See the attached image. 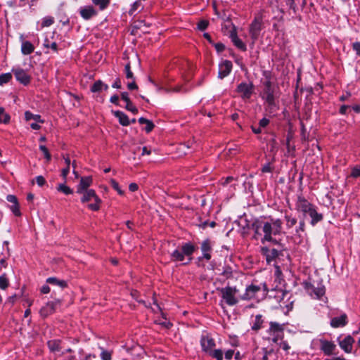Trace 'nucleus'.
Returning <instances> with one entry per match:
<instances>
[{"mask_svg": "<svg viewBox=\"0 0 360 360\" xmlns=\"http://www.w3.org/2000/svg\"><path fill=\"white\" fill-rule=\"evenodd\" d=\"M283 222L280 219H275L271 216H262L256 219L252 224L254 231V238L260 240L262 244L266 242L276 244L277 240L274 236H279L282 233Z\"/></svg>", "mask_w": 360, "mask_h": 360, "instance_id": "1", "label": "nucleus"}, {"mask_svg": "<svg viewBox=\"0 0 360 360\" xmlns=\"http://www.w3.org/2000/svg\"><path fill=\"white\" fill-rule=\"evenodd\" d=\"M264 89L260 95L262 98L267 104L271 110L276 108V99L278 97L277 87L272 84L270 79L266 80L264 83Z\"/></svg>", "mask_w": 360, "mask_h": 360, "instance_id": "2", "label": "nucleus"}, {"mask_svg": "<svg viewBox=\"0 0 360 360\" xmlns=\"http://www.w3.org/2000/svg\"><path fill=\"white\" fill-rule=\"evenodd\" d=\"M302 286L311 298L326 301L327 298L325 297L326 288L321 283H311L304 281L302 283Z\"/></svg>", "mask_w": 360, "mask_h": 360, "instance_id": "3", "label": "nucleus"}, {"mask_svg": "<svg viewBox=\"0 0 360 360\" xmlns=\"http://www.w3.org/2000/svg\"><path fill=\"white\" fill-rule=\"evenodd\" d=\"M76 193L80 195L82 203H89L90 201V177L84 176L80 179L79 184L77 186ZM90 207V204L87 205Z\"/></svg>", "mask_w": 360, "mask_h": 360, "instance_id": "4", "label": "nucleus"}, {"mask_svg": "<svg viewBox=\"0 0 360 360\" xmlns=\"http://www.w3.org/2000/svg\"><path fill=\"white\" fill-rule=\"evenodd\" d=\"M269 335V340L274 343L281 340L284 336V324H280L275 321L269 323V328L266 330Z\"/></svg>", "mask_w": 360, "mask_h": 360, "instance_id": "5", "label": "nucleus"}, {"mask_svg": "<svg viewBox=\"0 0 360 360\" xmlns=\"http://www.w3.org/2000/svg\"><path fill=\"white\" fill-rule=\"evenodd\" d=\"M238 290L236 287L226 286L220 290L222 301L229 306H233L238 302L237 297Z\"/></svg>", "mask_w": 360, "mask_h": 360, "instance_id": "6", "label": "nucleus"}, {"mask_svg": "<svg viewBox=\"0 0 360 360\" xmlns=\"http://www.w3.org/2000/svg\"><path fill=\"white\" fill-rule=\"evenodd\" d=\"M263 17L262 15H257L252 22H251L249 28V33L253 41H256L262 30Z\"/></svg>", "mask_w": 360, "mask_h": 360, "instance_id": "7", "label": "nucleus"}, {"mask_svg": "<svg viewBox=\"0 0 360 360\" xmlns=\"http://www.w3.org/2000/svg\"><path fill=\"white\" fill-rule=\"evenodd\" d=\"M314 205L309 202L304 197L299 195L295 202V210L306 217Z\"/></svg>", "mask_w": 360, "mask_h": 360, "instance_id": "8", "label": "nucleus"}, {"mask_svg": "<svg viewBox=\"0 0 360 360\" xmlns=\"http://www.w3.org/2000/svg\"><path fill=\"white\" fill-rule=\"evenodd\" d=\"M262 288H263L265 292H268V288L265 283H262V285L251 284L246 288L245 292L242 295L241 298L246 300L255 298L257 293L261 290Z\"/></svg>", "mask_w": 360, "mask_h": 360, "instance_id": "9", "label": "nucleus"}, {"mask_svg": "<svg viewBox=\"0 0 360 360\" xmlns=\"http://www.w3.org/2000/svg\"><path fill=\"white\" fill-rule=\"evenodd\" d=\"M253 90V85L251 83L242 82L238 87L237 91L243 99L250 98Z\"/></svg>", "mask_w": 360, "mask_h": 360, "instance_id": "10", "label": "nucleus"}, {"mask_svg": "<svg viewBox=\"0 0 360 360\" xmlns=\"http://www.w3.org/2000/svg\"><path fill=\"white\" fill-rule=\"evenodd\" d=\"M200 345L202 350L208 354L215 347V341L209 335H202L200 339Z\"/></svg>", "mask_w": 360, "mask_h": 360, "instance_id": "11", "label": "nucleus"}, {"mask_svg": "<svg viewBox=\"0 0 360 360\" xmlns=\"http://www.w3.org/2000/svg\"><path fill=\"white\" fill-rule=\"evenodd\" d=\"M60 302L59 300H55L49 302L44 307L40 309V314L43 317H46L49 315L53 314L56 309L60 305Z\"/></svg>", "mask_w": 360, "mask_h": 360, "instance_id": "12", "label": "nucleus"}, {"mask_svg": "<svg viewBox=\"0 0 360 360\" xmlns=\"http://www.w3.org/2000/svg\"><path fill=\"white\" fill-rule=\"evenodd\" d=\"M233 25V29L230 32L229 37L231 39V41L234 44L235 46H236L238 49L245 51L247 50V46L238 37L236 28V27Z\"/></svg>", "mask_w": 360, "mask_h": 360, "instance_id": "13", "label": "nucleus"}, {"mask_svg": "<svg viewBox=\"0 0 360 360\" xmlns=\"http://www.w3.org/2000/svg\"><path fill=\"white\" fill-rule=\"evenodd\" d=\"M232 63L230 60H224L219 65L218 77L223 79L228 76L232 70Z\"/></svg>", "mask_w": 360, "mask_h": 360, "instance_id": "14", "label": "nucleus"}, {"mask_svg": "<svg viewBox=\"0 0 360 360\" xmlns=\"http://www.w3.org/2000/svg\"><path fill=\"white\" fill-rule=\"evenodd\" d=\"M13 72L15 79L24 85H27L30 82V77L27 74L25 70L22 68L13 69Z\"/></svg>", "mask_w": 360, "mask_h": 360, "instance_id": "15", "label": "nucleus"}, {"mask_svg": "<svg viewBox=\"0 0 360 360\" xmlns=\"http://www.w3.org/2000/svg\"><path fill=\"white\" fill-rule=\"evenodd\" d=\"M261 253L265 257L268 264H271V262L274 261L279 255V252L276 249H269L267 247H262Z\"/></svg>", "mask_w": 360, "mask_h": 360, "instance_id": "16", "label": "nucleus"}, {"mask_svg": "<svg viewBox=\"0 0 360 360\" xmlns=\"http://www.w3.org/2000/svg\"><path fill=\"white\" fill-rule=\"evenodd\" d=\"M320 343L321 350L327 356L331 355L336 347L335 345L333 342L326 340H321Z\"/></svg>", "mask_w": 360, "mask_h": 360, "instance_id": "17", "label": "nucleus"}, {"mask_svg": "<svg viewBox=\"0 0 360 360\" xmlns=\"http://www.w3.org/2000/svg\"><path fill=\"white\" fill-rule=\"evenodd\" d=\"M354 342V338L351 335H347L342 340L340 341L339 345L346 353H350Z\"/></svg>", "mask_w": 360, "mask_h": 360, "instance_id": "18", "label": "nucleus"}, {"mask_svg": "<svg viewBox=\"0 0 360 360\" xmlns=\"http://www.w3.org/2000/svg\"><path fill=\"white\" fill-rule=\"evenodd\" d=\"M264 323V319L262 314H257L252 317L251 321V329L255 332L259 331Z\"/></svg>", "mask_w": 360, "mask_h": 360, "instance_id": "19", "label": "nucleus"}, {"mask_svg": "<svg viewBox=\"0 0 360 360\" xmlns=\"http://www.w3.org/2000/svg\"><path fill=\"white\" fill-rule=\"evenodd\" d=\"M347 323V316L345 314L340 316L334 317L330 321V326L333 328H339L346 326Z\"/></svg>", "mask_w": 360, "mask_h": 360, "instance_id": "20", "label": "nucleus"}, {"mask_svg": "<svg viewBox=\"0 0 360 360\" xmlns=\"http://www.w3.org/2000/svg\"><path fill=\"white\" fill-rule=\"evenodd\" d=\"M212 250L211 243L209 239H205L201 243V251L202 252V258L209 261L211 259L210 251Z\"/></svg>", "mask_w": 360, "mask_h": 360, "instance_id": "21", "label": "nucleus"}, {"mask_svg": "<svg viewBox=\"0 0 360 360\" xmlns=\"http://www.w3.org/2000/svg\"><path fill=\"white\" fill-rule=\"evenodd\" d=\"M308 215L311 217L310 224L312 226H315L317 223L322 221L323 219V216L321 213H319L316 211V207L314 205L313 208L310 210Z\"/></svg>", "mask_w": 360, "mask_h": 360, "instance_id": "22", "label": "nucleus"}, {"mask_svg": "<svg viewBox=\"0 0 360 360\" xmlns=\"http://www.w3.org/2000/svg\"><path fill=\"white\" fill-rule=\"evenodd\" d=\"M197 249L198 247L190 242L184 243L181 247V250L184 257H188L189 261L191 260V257Z\"/></svg>", "mask_w": 360, "mask_h": 360, "instance_id": "23", "label": "nucleus"}, {"mask_svg": "<svg viewBox=\"0 0 360 360\" xmlns=\"http://www.w3.org/2000/svg\"><path fill=\"white\" fill-rule=\"evenodd\" d=\"M114 115L118 118L120 123L123 126H128L130 124L129 117L123 112L117 110L113 112Z\"/></svg>", "mask_w": 360, "mask_h": 360, "instance_id": "24", "label": "nucleus"}, {"mask_svg": "<svg viewBox=\"0 0 360 360\" xmlns=\"http://www.w3.org/2000/svg\"><path fill=\"white\" fill-rule=\"evenodd\" d=\"M282 295V297L280 300V305L282 307H286L288 309H291L292 308V304L293 301H291L290 302H288L287 301H285V299L287 298L288 300L290 298V293L288 292H281Z\"/></svg>", "mask_w": 360, "mask_h": 360, "instance_id": "25", "label": "nucleus"}, {"mask_svg": "<svg viewBox=\"0 0 360 360\" xmlns=\"http://www.w3.org/2000/svg\"><path fill=\"white\" fill-rule=\"evenodd\" d=\"M101 200L96 195L95 192L91 190V211H97L100 209Z\"/></svg>", "mask_w": 360, "mask_h": 360, "instance_id": "26", "label": "nucleus"}, {"mask_svg": "<svg viewBox=\"0 0 360 360\" xmlns=\"http://www.w3.org/2000/svg\"><path fill=\"white\" fill-rule=\"evenodd\" d=\"M34 50V46L28 41H24L21 46V52L23 55H29Z\"/></svg>", "mask_w": 360, "mask_h": 360, "instance_id": "27", "label": "nucleus"}, {"mask_svg": "<svg viewBox=\"0 0 360 360\" xmlns=\"http://www.w3.org/2000/svg\"><path fill=\"white\" fill-rule=\"evenodd\" d=\"M48 347L49 348V349L51 351V352H61L62 353H63L64 352L62 350V347L60 346V341L58 340H50L48 342Z\"/></svg>", "mask_w": 360, "mask_h": 360, "instance_id": "28", "label": "nucleus"}, {"mask_svg": "<svg viewBox=\"0 0 360 360\" xmlns=\"http://www.w3.org/2000/svg\"><path fill=\"white\" fill-rule=\"evenodd\" d=\"M46 283L53 285H58L61 288H64L67 286V283L64 280H59L55 277H49L46 279Z\"/></svg>", "mask_w": 360, "mask_h": 360, "instance_id": "29", "label": "nucleus"}, {"mask_svg": "<svg viewBox=\"0 0 360 360\" xmlns=\"http://www.w3.org/2000/svg\"><path fill=\"white\" fill-rule=\"evenodd\" d=\"M108 89V86L107 84H104L101 80H98L91 86V92H99L102 90H107Z\"/></svg>", "mask_w": 360, "mask_h": 360, "instance_id": "30", "label": "nucleus"}, {"mask_svg": "<svg viewBox=\"0 0 360 360\" xmlns=\"http://www.w3.org/2000/svg\"><path fill=\"white\" fill-rule=\"evenodd\" d=\"M139 122L141 124H146V127H145L144 129H145V131L147 133L150 132L153 129V128L155 127V125H154V124L153 123L152 121H150L149 120H147V119H146L144 117H140L139 119Z\"/></svg>", "mask_w": 360, "mask_h": 360, "instance_id": "31", "label": "nucleus"}, {"mask_svg": "<svg viewBox=\"0 0 360 360\" xmlns=\"http://www.w3.org/2000/svg\"><path fill=\"white\" fill-rule=\"evenodd\" d=\"M25 119L26 121H30L31 120H34L37 122L44 123V121L41 119L39 115H34L30 111L25 112Z\"/></svg>", "mask_w": 360, "mask_h": 360, "instance_id": "32", "label": "nucleus"}, {"mask_svg": "<svg viewBox=\"0 0 360 360\" xmlns=\"http://www.w3.org/2000/svg\"><path fill=\"white\" fill-rule=\"evenodd\" d=\"M184 255L182 250L178 249L174 250L171 254V259L174 262H183L184 260Z\"/></svg>", "mask_w": 360, "mask_h": 360, "instance_id": "33", "label": "nucleus"}, {"mask_svg": "<svg viewBox=\"0 0 360 360\" xmlns=\"http://www.w3.org/2000/svg\"><path fill=\"white\" fill-rule=\"evenodd\" d=\"M92 1L101 11L105 9L110 3V0H92Z\"/></svg>", "mask_w": 360, "mask_h": 360, "instance_id": "34", "label": "nucleus"}, {"mask_svg": "<svg viewBox=\"0 0 360 360\" xmlns=\"http://www.w3.org/2000/svg\"><path fill=\"white\" fill-rule=\"evenodd\" d=\"M285 219L286 222L287 229L292 228L297 224V219L292 215L285 214Z\"/></svg>", "mask_w": 360, "mask_h": 360, "instance_id": "35", "label": "nucleus"}, {"mask_svg": "<svg viewBox=\"0 0 360 360\" xmlns=\"http://www.w3.org/2000/svg\"><path fill=\"white\" fill-rule=\"evenodd\" d=\"M57 191L64 193L65 195H70L73 193V190L65 184H60L57 186Z\"/></svg>", "mask_w": 360, "mask_h": 360, "instance_id": "36", "label": "nucleus"}, {"mask_svg": "<svg viewBox=\"0 0 360 360\" xmlns=\"http://www.w3.org/2000/svg\"><path fill=\"white\" fill-rule=\"evenodd\" d=\"M209 355L212 358L216 359V360H223V352L220 349H212L209 353Z\"/></svg>", "mask_w": 360, "mask_h": 360, "instance_id": "37", "label": "nucleus"}, {"mask_svg": "<svg viewBox=\"0 0 360 360\" xmlns=\"http://www.w3.org/2000/svg\"><path fill=\"white\" fill-rule=\"evenodd\" d=\"M305 231V221L302 219L299 222L298 226L295 229V234L300 238L302 237V233Z\"/></svg>", "mask_w": 360, "mask_h": 360, "instance_id": "38", "label": "nucleus"}, {"mask_svg": "<svg viewBox=\"0 0 360 360\" xmlns=\"http://www.w3.org/2000/svg\"><path fill=\"white\" fill-rule=\"evenodd\" d=\"M10 120V116L5 112L4 109L0 107V123H8Z\"/></svg>", "mask_w": 360, "mask_h": 360, "instance_id": "39", "label": "nucleus"}, {"mask_svg": "<svg viewBox=\"0 0 360 360\" xmlns=\"http://www.w3.org/2000/svg\"><path fill=\"white\" fill-rule=\"evenodd\" d=\"M143 6L141 5V0L136 1L132 5L129 10V15H133L137 10L141 9Z\"/></svg>", "mask_w": 360, "mask_h": 360, "instance_id": "40", "label": "nucleus"}, {"mask_svg": "<svg viewBox=\"0 0 360 360\" xmlns=\"http://www.w3.org/2000/svg\"><path fill=\"white\" fill-rule=\"evenodd\" d=\"M350 176L354 179L360 177V164L356 165L352 168Z\"/></svg>", "mask_w": 360, "mask_h": 360, "instance_id": "41", "label": "nucleus"}, {"mask_svg": "<svg viewBox=\"0 0 360 360\" xmlns=\"http://www.w3.org/2000/svg\"><path fill=\"white\" fill-rule=\"evenodd\" d=\"M100 357L102 360H111L112 352L108 351L105 349L101 351Z\"/></svg>", "mask_w": 360, "mask_h": 360, "instance_id": "42", "label": "nucleus"}, {"mask_svg": "<svg viewBox=\"0 0 360 360\" xmlns=\"http://www.w3.org/2000/svg\"><path fill=\"white\" fill-rule=\"evenodd\" d=\"M9 282L6 274L0 276V288L5 290L8 286Z\"/></svg>", "mask_w": 360, "mask_h": 360, "instance_id": "43", "label": "nucleus"}, {"mask_svg": "<svg viewBox=\"0 0 360 360\" xmlns=\"http://www.w3.org/2000/svg\"><path fill=\"white\" fill-rule=\"evenodd\" d=\"M124 72L127 79H134V74L131 70L130 63H128L125 65Z\"/></svg>", "mask_w": 360, "mask_h": 360, "instance_id": "44", "label": "nucleus"}, {"mask_svg": "<svg viewBox=\"0 0 360 360\" xmlns=\"http://www.w3.org/2000/svg\"><path fill=\"white\" fill-rule=\"evenodd\" d=\"M11 78L12 76L10 73L1 74L0 75V84L2 85L8 82Z\"/></svg>", "mask_w": 360, "mask_h": 360, "instance_id": "45", "label": "nucleus"}, {"mask_svg": "<svg viewBox=\"0 0 360 360\" xmlns=\"http://www.w3.org/2000/svg\"><path fill=\"white\" fill-rule=\"evenodd\" d=\"M39 149L44 153V157L46 159V160L48 162H49L51 160V154L49 153V150L47 149V148L45 146H44V145H40L39 146Z\"/></svg>", "mask_w": 360, "mask_h": 360, "instance_id": "46", "label": "nucleus"}, {"mask_svg": "<svg viewBox=\"0 0 360 360\" xmlns=\"http://www.w3.org/2000/svg\"><path fill=\"white\" fill-rule=\"evenodd\" d=\"M110 184L112 186V187L117 191V193L120 194V195H123L124 194V191L120 188V186H119V184L115 180V179H111L110 180Z\"/></svg>", "mask_w": 360, "mask_h": 360, "instance_id": "47", "label": "nucleus"}, {"mask_svg": "<svg viewBox=\"0 0 360 360\" xmlns=\"http://www.w3.org/2000/svg\"><path fill=\"white\" fill-rule=\"evenodd\" d=\"M10 210H11V212L15 215V216H20L21 215V212L20 211V208H19V204L18 202V203H15V204H13L12 205L10 206Z\"/></svg>", "mask_w": 360, "mask_h": 360, "instance_id": "48", "label": "nucleus"}, {"mask_svg": "<svg viewBox=\"0 0 360 360\" xmlns=\"http://www.w3.org/2000/svg\"><path fill=\"white\" fill-rule=\"evenodd\" d=\"M81 15L84 19H89L90 18V7H85L81 9L80 11Z\"/></svg>", "mask_w": 360, "mask_h": 360, "instance_id": "49", "label": "nucleus"}, {"mask_svg": "<svg viewBox=\"0 0 360 360\" xmlns=\"http://www.w3.org/2000/svg\"><path fill=\"white\" fill-rule=\"evenodd\" d=\"M125 108L127 110L131 111L134 114H136L138 112L137 108L131 101L126 103Z\"/></svg>", "mask_w": 360, "mask_h": 360, "instance_id": "50", "label": "nucleus"}, {"mask_svg": "<svg viewBox=\"0 0 360 360\" xmlns=\"http://www.w3.org/2000/svg\"><path fill=\"white\" fill-rule=\"evenodd\" d=\"M54 20L53 18H46L42 21V27H49L53 23Z\"/></svg>", "mask_w": 360, "mask_h": 360, "instance_id": "51", "label": "nucleus"}, {"mask_svg": "<svg viewBox=\"0 0 360 360\" xmlns=\"http://www.w3.org/2000/svg\"><path fill=\"white\" fill-rule=\"evenodd\" d=\"M352 49L355 51L356 56L360 57V42L356 41L352 44Z\"/></svg>", "mask_w": 360, "mask_h": 360, "instance_id": "52", "label": "nucleus"}, {"mask_svg": "<svg viewBox=\"0 0 360 360\" xmlns=\"http://www.w3.org/2000/svg\"><path fill=\"white\" fill-rule=\"evenodd\" d=\"M105 340L103 338H99L98 340V342L96 343V347L101 350L102 351L103 349H105Z\"/></svg>", "mask_w": 360, "mask_h": 360, "instance_id": "53", "label": "nucleus"}, {"mask_svg": "<svg viewBox=\"0 0 360 360\" xmlns=\"http://www.w3.org/2000/svg\"><path fill=\"white\" fill-rule=\"evenodd\" d=\"M208 26L207 20H201L198 23V28L200 30H205Z\"/></svg>", "mask_w": 360, "mask_h": 360, "instance_id": "54", "label": "nucleus"}, {"mask_svg": "<svg viewBox=\"0 0 360 360\" xmlns=\"http://www.w3.org/2000/svg\"><path fill=\"white\" fill-rule=\"evenodd\" d=\"M44 45L47 48H51L53 51H57L58 45L56 42H52L50 45L49 44V41L46 39L44 44Z\"/></svg>", "mask_w": 360, "mask_h": 360, "instance_id": "55", "label": "nucleus"}, {"mask_svg": "<svg viewBox=\"0 0 360 360\" xmlns=\"http://www.w3.org/2000/svg\"><path fill=\"white\" fill-rule=\"evenodd\" d=\"M36 182L39 186H43L46 184V180L42 176H37Z\"/></svg>", "mask_w": 360, "mask_h": 360, "instance_id": "56", "label": "nucleus"}, {"mask_svg": "<svg viewBox=\"0 0 360 360\" xmlns=\"http://www.w3.org/2000/svg\"><path fill=\"white\" fill-rule=\"evenodd\" d=\"M214 46L217 52H222L225 49V46L222 43H216L214 44Z\"/></svg>", "mask_w": 360, "mask_h": 360, "instance_id": "57", "label": "nucleus"}, {"mask_svg": "<svg viewBox=\"0 0 360 360\" xmlns=\"http://www.w3.org/2000/svg\"><path fill=\"white\" fill-rule=\"evenodd\" d=\"M269 120L264 117L259 121V127L261 128H264V127H266L269 124Z\"/></svg>", "mask_w": 360, "mask_h": 360, "instance_id": "58", "label": "nucleus"}, {"mask_svg": "<svg viewBox=\"0 0 360 360\" xmlns=\"http://www.w3.org/2000/svg\"><path fill=\"white\" fill-rule=\"evenodd\" d=\"M280 347L285 352H288L290 349V346L285 341H283L280 343Z\"/></svg>", "mask_w": 360, "mask_h": 360, "instance_id": "59", "label": "nucleus"}, {"mask_svg": "<svg viewBox=\"0 0 360 360\" xmlns=\"http://www.w3.org/2000/svg\"><path fill=\"white\" fill-rule=\"evenodd\" d=\"M6 200L13 204L18 202L17 198L13 195H8L6 197Z\"/></svg>", "mask_w": 360, "mask_h": 360, "instance_id": "60", "label": "nucleus"}, {"mask_svg": "<svg viewBox=\"0 0 360 360\" xmlns=\"http://www.w3.org/2000/svg\"><path fill=\"white\" fill-rule=\"evenodd\" d=\"M132 81L129 83H128L127 84V87L129 90H134V89H136L138 88V86L136 85V82H135V79H131Z\"/></svg>", "mask_w": 360, "mask_h": 360, "instance_id": "61", "label": "nucleus"}, {"mask_svg": "<svg viewBox=\"0 0 360 360\" xmlns=\"http://www.w3.org/2000/svg\"><path fill=\"white\" fill-rule=\"evenodd\" d=\"M234 354V351L233 349H229L225 352V358L226 359L231 360Z\"/></svg>", "mask_w": 360, "mask_h": 360, "instance_id": "62", "label": "nucleus"}, {"mask_svg": "<svg viewBox=\"0 0 360 360\" xmlns=\"http://www.w3.org/2000/svg\"><path fill=\"white\" fill-rule=\"evenodd\" d=\"M69 172H70V167H68V166H67L65 168H63L62 169L61 175L65 180L66 179L67 175L68 174Z\"/></svg>", "mask_w": 360, "mask_h": 360, "instance_id": "63", "label": "nucleus"}, {"mask_svg": "<svg viewBox=\"0 0 360 360\" xmlns=\"http://www.w3.org/2000/svg\"><path fill=\"white\" fill-rule=\"evenodd\" d=\"M139 188L138 185L136 183H131L129 186V189L131 192L136 191Z\"/></svg>", "mask_w": 360, "mask_h": 360, "instance_id": "64", "label": "nucleus"}]
</instances>
